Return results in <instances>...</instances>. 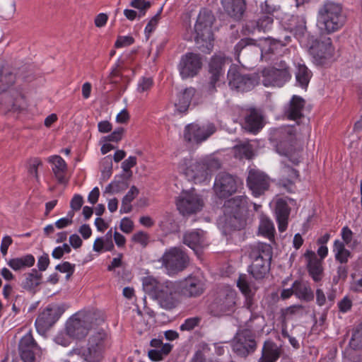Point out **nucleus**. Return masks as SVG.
I'll return each mask as SVG.
<instances>
[{"label": "nucleus", "instance_id": "49", "mask_svg": "<svg viewBox=\"0 0 362 362\" xmlns=\"http://www.w3.org/2000/svg\"><path fill=\"white\" fill-rule=\"evenodd\" d=\"M71 339L74 338L69 333V331L66 327L64 331H62L57 334L54 338V341L57 344L66 347L70 344Z\"/></svg>", "mask_w": 362, "mask_h": 362}, {"label": "nucleus", "instance_id": "41", "mask_svg": "<svg viewBox=\"0 0 362 362\" xmlns=\"http://www.w3.org/2000/svg\"><path fill=\"white\" fill-rule=\"evenodd\" d=\"M114 249L112 240H108L104 237L97 238L93 245V251L102 253L106 251H112Z\"/></svg>", "mask_w": 362, "mask_h": 362}, {"label": "nucleus", "instance_id": "63", "mask_svg": "<svg viewBox=\"0 0 362 362\" xmlns=\"http://www.w3.org/2000/svg\"><path fill=\"white\" fill-rule=\"evenodd\" d=\"M136 164V158L135 156H129L122 163V168L123 171L128 172Z\"/></svg>", "mask_w": 362, "mask_h": 362}, {"label": "nucleus", "instance_id": "44", "mask_svg": "<svg viewBox=\"0 0 362 362\" xmlns=\"http://www.w3.org/2000/svg\"><path fill=\"white\" fill-rule=\"evenodd\" d=\"M40 348L35 343L33 335L30 332L25 334L20 341L19 350H40Z\"/></svg>", "mask_w": 362, "mask_h": 362}, {"label": "nucleus", "instance_id": "9", "mask_svg": "<svg viewBox=\"0 0 362 362\" xmlns=\"http://www.w3.org/2000/svg\"><path fill=\"white\" fill-rule=\"evenodd\" d=\"M93 315L89 312L80 311L66 322V327L73 338H84L92 328Z\"/></svg>", "mask_w": 362, "mask_h": 362}, {"label": "nucleus", "instance_id": "56", "mask_svg": "<svg viewBox=\"0 0 362 362\" xmlns=\"http://www.w3.org/2000/svg\"><path fill=\"white\" fill-rule=\"evenodd\" d=\"M124 129L122 127L115 129L110 134L103 138V141H119L124 134Z\"/></svg>", "mask_w": 362, "mask_h": 362}, {"label": "nucleus", "instance_id": "58", "mask_svg": "<svg viewBox=\"0 0 362 362\" xmlns=\"http://www.w3.org/2000/svg\"><path fill=\"white\" fill-rule=\"evenodd\" d=\"M149 237L148 235L143 231H139L134 234L132 236V240L142 246L147 245L148 243Z\"/></svg>", "mask_w": 362, "mask_h": 362}, {"label": "nucleus", "instance_id": "42", "mask_svg": "<svg viewBox=\"0 0 362 362\" xmlns=\"http://www.w3.org/2000/svg\"><path fill=\"white\" fill-rule=\"evenodd\" d=\"M274 226L272 221L267 216H262L259 226V232L265 237H271L273 235Z\"/></svg>", "mask_w": 362, "mask_h": 362}, {"label": "nucleus", "instance_id": "13", "mask_svg": "<svg viewBox=\"0 0 362 362\" xmlns=\"http://www.w3.org/2000/svg\"><path fill=\"white\" fill-rule=\"evenodd\" d=\"M64 310L57 304L49 305L37 317L35 325L37 332L44 335L59 319Z\"/></svg>", "mask_w": 362, "mask_h": 362}, {"label": "nucleus", "instance_id": "8", "mask_svg": "<svg viewBox=\"0 0 362 362\" xmlns=\"http://www.w3.org/2000/svg\"><path fill=\"white\" fill-rule=\"evenodd\" d=\"M177 171L188 180L201 183L207 181L212 172L211 165L184 158L177 164Z\"/></svg>", "mask_w": 362, "mask_h": 362}, {"label": "nucleus", "instance_id": "27", "mask_svg": "<svg viewBox=\"0 0 362 362\" xmlns=\"http://www.w3.org/2000/svg\"><path fill=\"white\" fill-rule=\"evenodd\" d=\"M304 105L305 101L302 98L293 95L285 110L286 116L293 120L300 118Z\"/></svg>", "mask_w": 362, "mask_h": 362}, {"label": "nucleus", "instance_id": "16", "mask_svg": "<svg viewBox=\"0 0 362 362\" xmlns=\"http://www.w3.org/2000/svg\"><path fill=\"white\" fill-rule=\"evenodd\" d=\"M162 261L168 273L171 275L186 267L188 257L180 249L173 247L164 253Z\"/></svg>", "mask_w": 362, "mask_h": 362}, {"label": "nucleus", "instance_id": "12", "mask_svg": "<svg viewBox=\"0 0 362 362\" xmlns=\"http://www.w3.org/2000/svg\"><path fill=\"white\" fill-rule=\"evenodd\" d=\"M107 335L103 330L93 334L88 340V348L83 352V359L87 362H100L103 358Z\"/></svg>", "mask_w": 362, "mask_h": 362}, {"label": "nucleus", "instance_id": "52", "mask_svg": "<svg viewBox=\"0 0 362 362\" xmlns=\"http://www.w3.org/2000/svg\"><path fill=\"white\" fill-rule=\"evenodd\" d=\"M74 213L73 211H69L65 217L61 218L57 220L54 226L58 229H62L71 226L73 223V218Z\"/></svg>", "mask_w": 362, "mask_h": 362}, {"label": "nucleus", "instance_id": "53", "mask_svg": "<svg viewBox=\"0 0 362 362\" xmlns=\"http://www.w3.org/2000/svg\"><path fill=\"white\" fill-rule=\"evenodd\" d=\"M153 83V81L151 78L143 77L138 82L137 91L140 93L147 92L151 88Z\"/></svg>", "mask_w": 362, "mask_h": 362}, {"label": "nucleus", "instance_id": "50", "mask_svg": "<svg viewBox=\"0 0 362 362\" xmlns=\"http://www.w3.org/2000/svg\"><path fill=\"white\" fill-rule=\"evenodd\" d=\"M162 10L163 8H160L158 13L150 19L146 26L145 27L144 32L147 37H148L151 34V33L153 32L156 28L158 21L160 20V16L162 12Z\"/></svg>", "mask_w": 362, "mask_h": 362}, {"label": "nucleus", "instance_id": "48", "mask_svg": "<svg viewBox=\"0 0 362 362\" xmlns=\"http://www.w3.org/2000/svg\"><path fill=\"white\" fill-rule=\"evenodd\" d=\"M159 226L160 229L165 233L173 231L176 228L173 218L169 215L163 218V219L160 221Z\"/></svg>", "mask_w": 362, "mask_h": 362}, {"label": "nucleus", "instance_id": "64", "mask_svg": "<svg viewBox=\"0 0 362 362\" xmlns=\"http://www.w3.org/2000/svg\"><path fill=\"white\" fill-rule=\"evenodd\" d=\"M49 264V256L47 254L41 255L37 259V267L40 271H45Z\"/></svg>", "mask_w": 362, "mask_h": 362}, {"label": "nucleus", "instance_id": "11", "mask_svg": "<svg viewBox=\"0 0 362 362\" xmlns=\"http://www.w3.org/2000/svg\"><path fill=\"white\" fill-rule=\"evenodd\" d=\"M176 206L182 215H188L199 211L204 206V200L194 189L183 190L176 198Z\"/></svg>", "mask_w": 362, "mask_h": 362}, {"label": "nucleus", "instance_id": "61", "mask_svg": "<svg viewBox=\"0 0 362 362\" xmlns=\"http://www.w3.org/2000/svg\"><path fill=\"white\" fill-rule=\"evenodd\" d=\"M119 228L124 233H130L134 228V223L130 218L124 217L120 221Z\"/></svg>", "mask_w": 362, "mask_h": 362}, {"label": "nucleus", "instance_id": "7", "mask_svg": "<svg viewBox=\"0 0 362 362\" xmlns=\"http://www.w3.org/2000/svg\"><path fill=\"white\" fill-rule=\"evenodd\" d=\"M272 256V247L266 243L254 245L250 257L252 259L250 272L256 279L264 277L269 271Z\"/></svg>", "mask_w": 362, "mask_h": 362}, {"label": "nucleus", "instance_id": "31", "mask_svg": "<svg viewBox=\"0 0 362 362\" xmlns=\"http://www.w3.org/2000/svg\"><path fill=\"white\" fill-rule=\"evenodd\" d=\"M280 356V348L271 341H265L259 362H275Z\"/></svg>", "mask_w": 362, "mask_h": 362}, {"label": "nucleus", "instance_id": "2", "mask_svg": "<svg viewBox=\"0 0 362 362\" xmlns=\"http://www.w3.org/2000/svg\"><path fill=\"white\" fill-rule=\"evenodd\" d=\"M142 286L144 291L156 300L163 308L170 310L179 304V286L177 282L160 281L153 276H148L143 278Z\"/></svg>", "mask_w": 362, "mask_h": 362}, {"label": "nucleus", "instance_id": "46", "mask_svg": "<svg viewBox=\"0 0 362 362\" xmlns=\"http://www.w3.org/2000/svg\"><path fill=\"white\" fill-rule=\"evenodd\" d=\"M41 275L36 270L29 273L25 280L24 286L28 288H33L40 283Z\"/></svg>", "mask_w": 362, "mask_h": 362}, {"label": "nucleus", "instance_id": "59", "mask_svg": "<svg viewBox=\"0 0 362 362\" xmlns=\"http://www.w3.org/2000/svg\"><path fill=\"white\" fill-rule=\"evenodd\" d=\"M134 38L131 35L119 36L115 42L117 48L124 47L134 43Z\"/></svg>", "mask_w": 362, "mask_h": 362}, {"label": "nucleus", "instance_id": "47", "mask_svg": "<svg viewBox=\"0 0 362 362\" xmlns=\"http://www.w3.org/2000/svg\"><path fill=\"white\" fill-rule=\"evenodd\" d=\"M273 24V18L270 15H266L262 16L257 22L256 29L258 30H262L264 32L267 31L272 28ZM255 28L251 32H254Z\"/></svg>", "mask_w": 362, "mask_h": 362}, {"label": "nucleus", "instance_id": "22", "mask_svg": "<svg viewBox=\"0 0 362 362\" xmlns=\"http://www.w3.org/2000/svg\"><path fill=\"white\" fill-rule=\"evenodd\" d=\"M247 183L252 194L259 197L268 189L269 180L262 172L252 169L249 171Z\"/></svg>", "mask_w": 362, "mask_h": 362}, {"label": "nucleus", "instance_id": "25", "mask_svg": "<svg viewBox=\"0 0 362 362\" xmlns=\"http://www.w3.org/2000/svg\"><path fill=\"white\" fill-rule=\"evenodd\" d=\"M305 257L308 259L307 267L310 276L313 281H320L322 278L323 268L322 262L316 257V255L313 251H307L305 253Z\"/></svg>", "mask_w": 362, "mask_h": 362}, {"label": "nucleus", "instance_id": "10", "mask_svg": "<svg viewBox=\"0 0 362 362\" xmlns=\"http://www.w3.org/2000/svg\"><path fill=\"white\" fill-rule=\"evenodd\" d=\"M265 87H281L288 81L291 75L284 62H281L279 67L264 69L259 76Z\"/></svg>", "mask_w": 362, "mask_h": 362}, {"label": "nucleus", "instance_id": "19", "mask_svg": "<svg viewBox=\"0 0 362 362\" xmlns=\"http://www.w3.org/2000/svg\"><path fill=\"white\" fill-rule=\"evenodd\" d=\"M180 293L187 297H197L203 293L205 289L204 279L200 275H189L177 282Z\"/></svg>", "mask_w": 362, "mask_h": 362}, {"label": "nucleus", "instance_id": "30", "mask_svg": "<svg viewBox=\"0 0 362 362\" xmlns=\"http://www.w3.org/2000/svg\"><path fill=\"white\" fill-rule=\"evenodd\" d=\"M289 213L290 210L286 203L282 199L279 200L276 203V216L280 232H284L286 230Z\"/></svg>", "mask_w": 362, "mask_h": 362}, {"label": "nucleus", "instance_id": "54", "mask_svg": "<svg viewBox=\"0 0 362 362\" xmlns=\"http://www.w3.org/2000/svg\"><path fill=\"white\" fill-rule=\"evenodd\" d=\"M71 250L70 245L67 243H64L62 245L58 246L53 250L52 256L53 258L59 259L64 254H69L71 252Z\"/></svg>", "mask_w": 362, "mask_h": 362}, {"label": "nucleus", "instance_id": "45", "mask_svg": "<svg viewBox=\"0 0 362 362\" xmlns=\"http://www.w3.org/2000/svg\"><path fill=\"white\" fill-rule=\"evenodd\" d=\"M129 4L132 7L138 10L139 18L144 17L151 6L150 1L146 0H132Z\"/></svg>", "mask_w": 362, "mask_h": 362}, {"label": "nucleus", "instance_id": "28", "mask_svg": "<svg viewBox=\"0 0 362 362\" xmlns=\"http://www.w3.org/2000/svg\"><path fill=\"white\" fill-rule=\"evenodd\" d=\"M237 286L245 297V305L250 309L252 305V298L255 293V288L249 282L245 274H240L237 281Z\"/></svg>", "mask_w": 362, "mask_h": 362}, {"label": "nucleus", "instance_id": "29", "mask_svg": "<svg viewBox=\"0 0 362 362\" xmlns=\"http://www.w3.org/2000/svg\"><path fill=\"white\" fill-rule=\"evenodd\" d=\"M222 5L229 16L240 18L245 10V0H222Z\"/></svg>", "mask_w": 362, "mask_h": 362}, {"label": "nucleus", "instance_id": "35", "mask_svg": "<svg viewBox=\"0 0 362 362\" xmlns=\"http://www.w3.org/2000/svg\"><path fill=\"white\" fill-rule=\"evenodd\" d=\"M294 294L300 299L310 301L313 299V293L309 286L305 283L295 281L293 284Z\"/></svg>", "mask_w": 362, "mask_h": 362}, {"label": "nucleus", "instance_id": "21", "mask_svg": "<svg viewBox=\"0 0 362 362\" xmlns=\"http://www.w3.org/2000/svg\"><path fill=\"white\" fill-rule=\"evenodd\" d=\"M228 78L230 88L241 92L251 90L257 83L255 79L248 76L240 74L235 66H230L229 69Z\"/></svg>", "mask_w": 362, "mask_h": 362}, {"label": "nucleus", "instance_id": "6", "mask_svg": "<svg viewBox=\"0 0 362 362\" xmlns=\"http://www.w3.org/2000/svg\"><path fill=\"white\" fill-rule=\"evenodd\" d=\"M213 21L214 16L211 12L202 11L194 25V40L198 47L204 52H209L213 47Z\"/></svg>", "mask_w": 362, "mask_h": 362}, {"label": "nucleus", "instance_id": "40", "mask_svg": "<svg viewBox=\"0 0 362 362\" xmlns=\"http://www.w3.org/2000/svg\"><path fill=\"white\" fill-rule=\"evenodd\" d=\"M282 173L284 175H288L289 177L286 180H282L281 182L285 187L288 189V191L293 192L294 187L293 183L298 180V173L293 168L285 166L282 169Z\"/></svg>", "mask_w": 362, "mask_h": 362}, {"label": "nucleus", "instance_id": "60", "mask_svg": "<svg viewBox=\"0 0 362 362\" xmlns=\"http://www.w3.org/2000/svg\"><path fill=\"white\" fill-rule=\"evenodd\" d=\"M83 203V197L80 194H74L70 202V207L71 211L74 213L76 211L80 210Z\"/></svg>", "mask_w": 362, "mask_h": 362}, {"label": "nucleus", "instance_id": "14", "mask_svg": "<svg viewBox=\"0 0 362 362\" xmlns=\"http://www.w3.org/2000/svg\"><path fill=\"white\" fill-rule=\"evenodd\" d=\"M202 67V59L199 54L194 52H187L183 54L177 69L182 78H192L197 75Z\"/></svg>", "mask_w": 362, "mask_h": 362}, {"label": "nucleus", "instance_id": "3", "mask_svg": "<svg viewBox=\"0 0 362 362\" xmlns=\"http://www.w3.org/2000/svg\"><path fill=\"white\" fill-rule=\"evenodd\" d=\"M248 208L247 198L245 196H236L227 200L224 204V215L219 218L218 225L225 233L244 228L247 224Z\"/></svg>", "mask_w": 362, "mask_h": 362}, {"label": "nucleus", "instance_id": "34", "mask_svg": "<svg viewBox=\"0 0 362 362\" xmlns=\"http://www.w3.org/2000/svg\"><path fill=\"white\" fill-rule=\"evenodd\" d=\"M245 127L250 132L258 131L262 127L261 115L256 110H251L250 114L245 117Z\"/></svg>", "mask_w": 362, "mask_h": 362}, {"label": "nucleus", "instance_id": "43", "mask_svg": "<svg viewBox=\"0 0 362 362\" xmlns=\"http://www.w3.org/2000/svg\"><path fill=\"white\" fill-rule=\"evenodd\" d=\"M127 188V185L124 181H112L107 185L103 192L105 194H116L122 192Z\"/></svg>", "mask_w": 362, "mask_h": 362}, {"label": "nucleus", "instance_id": "5", "mask_svg": "<svg viewBox=\"0 0 362 362\" xmlns=\"http://www.w3.org/2000/svg\"><path fill=\"white\" fill-rule=\"evenodd\" d=\"M298 125L284 127L281 131L284 139L276 146V152L293 164L299 163L302 157L300 145L298 141Z\"/></svg>", "mask_w": 362, "mask_h": 362}, {"label": "nucleus", "instance_id": "37", "mask_svg": "<svg viewBox=\"0 0 362 362\" xmlns=\"http://www.w3.org/2000/svg\"><path fill=\"white\" fill-rule=\"evenodd\" d=\"M311 72L304 64H298L296 73V78L298 84L300 87L306 88L311 78Z\"/></svg>", "mask_w": 362, "mask_h": 362}, {"label": "nucleus", "instance_id": "38", "mask_svg": "<svg viewBox=\"0 0 362 362\" xmlns=\"http://www.w3.org/2000/svg\"><path fill=\"white\" fill-rule=\"evenodd\" d=\"M139 189L135 186L131 187L128 192L123 197L122 201V206L120 208L121 214L129 213L132 210V202L137 197L139 194Z\"/></svg>", "mask_w": 362, "mask_h": 362}, {"label": "nucleus", "instance_id": "62", "mask_svg": "<svg viewBox=\"0 0 362 362\" xmlns=\"http://www.w3.org/2000/svg\"><path fill=\"white\" fill-rule=\"evenodd\" d=\"M41 165V161L37 158L33 160L30 164V167L28 169L29 174L34 177L35 180L39 181V176L37 173V168Z\"/></svg>", "mask_w": 362, "mask_h": 362}, {"label": "nucleus", "instance_id": "15", "mask_svg": "<svg viewBox=\"0 0 362 362\" xmlns=\"http://www.w3.org/2000/svg\"><path fill=\"white\" fill-rule=\"evenodd\" d=\"M243 185L240 180L228 173H220L216 177L214 189L216 195L225 198L235 193Z\"/></svg>", "mask_w": 362, "mask_h": 362}, {"label": "nucleus", "instance_id": "32", "mask_svg": "<svg viewBox=\"0 0 362 362\" xmlns=\"http://www.w3.org/2000/svg\"><path fill=\"white\" fill-rule=\"evenodd\" d=\"M194 93V88H187L177 94L175 105L179 112H182L187 110Z\"/></svg>", "mask_w": 362, "mask_h": 362}, {"label": "nucleus", "instance_id": "26", "mask_svg": "<svg viewBox=\"0 0 362 362\" xmlns=\"http://www.w3.org/2000/svg\"><path fill=\"white\" fill-rule=\"evenodd\" d=\"M47 161L52 165V170L57 181L61 184H65L67 182V165L65 160L61 156L54 155L49 156Z\"/></svg>", "mask_w": 362, "mask_h": 362}, {"label": "nucleus", "instance_id": "39", "mask_svg": "<svg viewBox=\"0 0 362 362\" xmlns=\"http://www.w3.org/2000/svg\"><path fill=\"white\" fill-rule=\"evenodd\" d=\"M333 252L336 259L341 263L346 262L350 256L349 251L345 248L344 243L339 240H336L334 243Z\"/></svg>", "mask_w": 362, "mask_h": 362}, {"label": "nucleus", "instance_id": "33", "mask_svg": "<svg viewBox=\"0 0 362 362\" xmlns=\"http://www.w3.org/2000/svg\"><path fill=\"white\" fill-rule=\"evenodd\" d=\"M35 263V257L32 255L11 259L8 265L13 270L18 271L32 267Z\"/></svg>", "mask_w": 362, "mask_h": 362}, {"label": "nucleus", "instance_id": "17", "mask_svg": "<svg viewBox=\"0 0 362 362\" xmlns=\"http://www.w3.org/2000/svg\"><path fill=\"white\" fill-rule=\"evenodd\" d=\"M215 131L216 127L211 123L202 125L192 123L185 127L184 137L189 142L200 143L206 140Z\"/></svg>", "mask_w": 362, "mask_h": 362}, {"label": "nucleus", "instance_id": "20", "mask_svg": "<svg viewBox=\"0 0 362 362\" xmlns=\"http://www.w3.org/2000/svg\"><path fill=\"white\" fill-rule=\"evenodd\" d=\"M256 342L248 329L240 331L233 341V349L238 355L245 356L255 351Z\"/></svg>", "mask_w": 362, "mask_h": 362}, {"label": "nucleus", "instance_id": "57", "mask_svg": "<svg viewBox=\"0 0 362 362\" xmlns=\"http://www.w3.org/2000/svg\"><path fill=\"white\" fill-rule=\"evenodd\" d=\"M56 269L62 273L66 274V278H69L74 272V265L69 262H64L60 264L57 265Z\"/></svg>", "mask_w": 362, "mask_h": 362}, {"label": "nucleus", "instance_id": "1", "mask_svg": "<svg viewBox=\"0 0 362 362\" xmlns=\"http://www.w3.org/2000/svg\"><path fill=\"white\" fill-rule=\"evenodd\" d=\"M292 21L297 23L292 28L295 37L301 47L308 49L315 64H323L326 60L332 57L334 48L330 37L323 36L319 40H314L313 36L307 31L306 21L303 16L293 17Z\"/></svg>", "mask_w": 362, "mask_h": 362}, {"label": "nucleus", "instance_id": "4", "mask_svg": "<svg viewBox=\"0 0 362 362\" xmlns=\"http://www.w3.org/2000/svg\"><path fill=\"white\" fill-rule=\"evenodd\" d=\"M345 20L341 6L327 2L318 11L317 26L322 33L329 34L342 28Z\"/></svg>", "mask_w": 362, "mask_h": 362}, {"label": "nucleus", "instance_id": "18", "mask_svg": "<svg viewBox=\"0 0 362 362\" xmlns=\"http://www.w3.org/2000/svg\"><path fill=\"white\" fill-rule=\"evenodd\" d=\"M230 62L228 58L222 54L215 55L209 63V71L211 74L210 82L208 85V91L213 93L216 86H220L223 78V69L226 64Z\"/></svg>", "mask_w": 362, "mask_h": 362}, {"label": "nucleus", "instance_id": "55", "mask_svg": "<svg viewBox=\"0 0 362 362\" xmlns=\"http://www.w3.org/2000/svg\"><path fill=\"white\" fill-rule=\"evenodd\" d=\"M200 322V319L197 317L187 318L185 320V322L180 325V330L182 331H191L194 327L198 326Z\"/></svg>", "mask_w": 362, "mask_h": 362}, {"label": "nucleus", "instance_id": "24", "mask_svg": "<svg viewBox=\"0 0 362 362\" xmlns=\"http://www.w3.org/2000/svg\"><path fill=\"white\" fill-rule=\"evenodd\" d=\"M285 42L272 38H265L261 40L259 46L261 48L262 57L266 60L270 59L271 54H279L283 48L290 40V37H285Z\"/></svg>", "mask_w": 362, "mask_h": 362}, {"label": "nucleus", "instance_id": "23", "mask_svg": "<svg viewBox=\"0 0 362 362\" xmlns=\"http://www.w3.org/2000/svg\"><path fill=\"white\" fill-rule=\"evenodd\" d=\"M184 243L198 254L200 249L208 245L206 234L202 230L187 232L184 235Z\"/></svg>", "mask_w": 362, "mask_h": 362}, {"label": "nucleus", "instance_id": "36", "mask_svg": "<svg viewBox=\"0 0 362 362\" xmlns=\"http://www.w3.org/2000/svg\"><path fill=\"white\" fill-rule=\"evenodd\" d=\"M234 153L235 157L240 159H250L253 156L252 146L248 141H243L239 144L234 146Z\"/></svg>", "mask_w": 362, "mask_h": 362}, {"label": "nucleus", "instance_id": "51", "mask_svg": "<svg viewBox=\"0 0 362 362\" xmlns=\"http://www.w3.org/2000/svg\"><path fill=\"white\" fill-rule=\"evenodd\" d=\"M19 351L21 354V357L24 362H35V355L42 354V351L40 349V350L27 349Z\"/></svg>", "mask_w": 362, "mask_h": 362}]
</instances>
